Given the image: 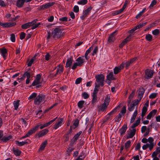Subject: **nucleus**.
Returning a JSON list of instances; mask_svg holds the SVG:
<instances>
[{
    "label": "nucleus",
    "instance_id": "f257e3e1",
    "mask_svg": "<svg viewBox=\"0 0 160 160\" xmlns=\"http://www.w3.org/2000/svg\"><path fill=\"white\" fill-rule=\"evenodd\" d=\"M52 36L54 38L59 39L63 36L61 27H57L52 29Z\"/></svg>",
    "mask_w": 160,
    "mask_h": 160
},
{
    "label": "nucleus",
    "instance_id": "f03ea898",
    "mask_svg": "<svg viewBox=\"0 0 160 160\" xmlns=\"http://www.w3.org/2000/svg\"><path fill=\"white\" fill-rule=\"evenodd\" d=\"M109 99H106L104 102L101 105H98L97 106V111L98 112L101 113L105 111L109 105Z\"/></svg>",
    "mask_w": 160,
    "mask_h": 160
},
{
    "label": "nucleus",
    "instance_id": "7ed1b4c3",
    "mask_svg": "<svg viewBox=\"0 0 160 160\" xmlns=\"http://www.w3.org/2000/svg\"><path fill=\"white\" fill-rule=\"evenodd\" d=\"M153 141H142L143 143H146L143 145L142 147L143 150H146L148 148H149L150 150H151L153 148L154 145H156L155 143L153 142Z\"/></svg>",
    "mask_w": 160,
    "mask_h": 160
},
{
    "label": "nucleus",
    "instance_id": "20e7f679",
    "mask_svg": "<svg viewBox=\"0 0 160 160\" xmlns=\"http://www.w3.org/2000/svg\"><path fill=\"white\" fill-rule=\"evenodd\" d=\"M45 96L42 94L38 95L34 100V103L37 105H39L42 102L44 101Z\"/></svg>",
    "mask_w": 160,
    "mask_h": 160
},
{
    "label": "nucleus",
    "instance_id": "39448f33",
    "mask_svg": "<svg viewBox=\"0 0 160 160\" xmlns=\"http://www.w3.org/2000/svg\"><path fill=\"white\" fill-rule=\"evenodd\" d=\"M12 136L10 135H4L3 130H0V140H10L12 138Z\"/></svg>",
    "mask_w": 160,
    "mask_h": 160
},
{
    "label": "nucleus",
    "instance_id": "423d86ee",
    "mask_svg": "<svg viewBox=\"0 0 160 160\" xmlns=\"http://www.w3.org/2000/svg\"><path fill=\"white\" fill-rule=\"evenodd\" d=\"M96 81L100 83V86L102 87L104 85V77L102 74H98L96 76Z\"/></svg>",
    "mask_w": 160,
    "mask_h": 160
},
{
    "label": "nucleus",
    "instance_id": "0eeeda50",
    "mask_svg": "<svg viewBox=\"0 0 160 160\" xmlns=\"http://www.w3.org/2000/svg\"><path fill=\"white\" fill-rule=\"evenodd\" d=\"M40 125H38L37 126H35V127L33 128L29 131L26 134L25 136L24 137H22V138H25L27 137L30 135H32V134L34 133L37 130L38 128L40 127Z\"/></svg>",
    "mask_w": 160,
    "mask_h": 160
},
{
    "label": "nucleus",
    "instance_id": "6e6552de",
    "mask_svg": "<svg viewBox=\"0 0 160 160\" xmlns=\"http://www.w3.org/2000/svg\"><path fill=\"white\" fill-rule=\"evenodd\" d=\"M136 130L135 129L131 130L129 133L128 134H126L124 136V139H128L132 138L135 135Z\"/></svg>",
    "mask_w": 160,
    "mask_h": 160
},
{
    "label": "nucleus",
    "instance_id": "1a4fd4ad",
    "mask_svg": "<svg viewBox=\"0 0 160 160\" xmlns=\"http://www.w3.org/2000/svg\"><path fill=\"white\" fill-rule=\"evenodd\" d=\"M16 25L15 22H5L3 23L0 22V25L4 28H8L13 26Z\"/></svg>",
    "mask_w": 160,
    "mask_h": 160
},
{
    "label": "nucleus",
    "instance_id": "9d476101",
    "mask_svg": "<svg viewBox=\"0 0 160 160\" xmlns=\"http://www.w3.org/2000/svg\"><path fill=\"white\" fill-rule=\"evenodd\" d=\"M86 60L84 58V56H83L78 58L76 60V61L78 63V66L81 67L82 66L83 63L86 62Z\"/></svg>",
    "mask_w": 160,
    "mask_h": 160
},
{
    "label": "nucleus",
    "instance_id": "9b49d317",
    "mask_svg": "<svg viewBox=\"0 0 160 160\" xmlns=\"http://www.w3.org/2000/svg\"><path fill=\"white\" fill-rule=\"evenodd\" d=\"M153 72L152 71L147 69L145 71V78L146 79H149L152 78L153 75Z\"/></svg>",
    "mask_w": 160,
    "mask_h": 160
},
{
    "label": "nucleus",
    "instance_id": "f8f14e48",
    "mask_svg": "<svg viewBox=\"0 0 160 160\" xmlns=\"http://www.w3.org/2000/svg\"><path fill=\"white\" fill-rule=\"evenodd\" d=\"M55 68H57V72L54 75V77L56 76L58 74H60L63 71V67L60 64L58 65Z\"/></svg>",
    "mask_w": 160,
    "mask_h": 160
},
{
    "label": "nucleus",
    "instance_id": "ddd939ff",
    "mask_svg": "<svg viewBox=\"0 0 160 160\" xmlns=\"http://www.w3.org/2000/svg\"><path fill=\"white\" fill-rule=\"evenodd\" d=\"M157 111V109H153L151 111L147 116V119H150L152 117H153L156 114Z\"/></svg>",
    "mask_w": 160,
    "mask_h": 160
},
{
    "label": "nucleus",
    "instance_id": "4468645a",
    "mask_svg": "<svg viewBox=\"0 0 160 160\" xmlns=\"http://www.w3.org/2000/svg\"><path fill=\"white\" fill-rule=\"evenodd\" d=\"M131 35L125 39L119 45V47L120 48H122L124 45L126 44L128 42L130 41L131 39Z\"/></svg>",
    "mask_w": 160,
    "mask_h": 160
},
{
    "label": "nucleus",
    "instance_id": "2eb2a0df",
    "mask_svg": "<svg viewBox=\"0 0 160 160\" xmlns=\"http://www.w3.org/2000/svg\"><path fill=\"white\" fill-rule=\"evenodd\" d=\"M144 92L145 90L143 88H139L138 93V98L140 99V100H141L142 98Z\"/></svg>",
    "mask_w": 160,
    "mask_h": 160
},
{
    "label": "nucleus",
    "instance_id": "dca6fc26",
    "mask_svg": "<svg viewBox=\"0 0 160 160\" xmlns=\"http://www.w3.org/2000/svg\"><path fill=\"white\" fill-rule=\"evenodd\" d=\"M73 61V60L72 57L68 58L65 67L66 68L70 67L71 66Z\"/></svg>",
    "mask_w": 160,
    "mask_h": 160
},
{
    "label": "nucleus",
    "instance_id": "f3484780",
    "mask_svg": "<svg viewBox=\"0 0 160 160\" xmlns=\"http://www.w3.org/2000/svg\"><path fill=\"white\" fill-rule=\"evenodd\" d=\"M48 132V129H44L40 131L38 134V137H41L45 135Z\"/></svg>",
    "mask_w": 160,
    "mask_h": 160
},
{
    "label": "nucleus",
    "instance_id": "a211bd4d",
    "mask_svg": "<svg viewBox=\"0 0 160 160\" xmlns=\"http://www.w3.org/2000/svg\"><path fill=\"white\" fill-rule=\"evenodd\" d=\"M92 104L93 106L96 105V103L98 102V98L97 95H92Z\"/></svg>",
    "mask_w": 160,
    "mask_h": 160
},
{
    "label": "nucleus",
    "instance_id": "6ab92c4d",
    "mask_svg": "<svg viewBox=\"0 0 160 160\" xmlns=\"http://www.w3.org/2000/svg\"><path fill=\"white\" fill-rule=\"evenodd\" d=\"M127 127L126 124H124L119 130L120 133L121 135L124 134L127 129Z\"/></svg>",
    "mask_w": 160,
    "mask_h": 160
},
{
    "label": "nucleus",
    "instance_id": "aec40b11",
    "mask_svg": "<svg viewBox=\"0 0 160 160\" xmlns=\"http://www.w3.org/2000/svg\"><path fill=\"white\" fill-rule=\"evenodd\" d=\"M25 2V0H18L17 3V6L19 8L22 7L24 2Z\"/></svg>",
    "mask_w": 160,
    "mask_h": 160
},
{
    "label": "nucleus",
    "instance_id": "412c9836",
    "mask_svg": "<svg viewBox=\"0 0 160 160\" xmlns=\"http://www.w3.org/2000/svg\"><path fill=\"white\" fill-rule=\"evenodd\" d=\"M93 49L92 46H91L90 47L86 52L84 55V57L85 58L86 60H87L89 59L88 57V55L91 52V50Z\"/></svg>",
    "mask_w": 160,
    "mask_h": 160
},
{
    "label": "nucleus",
    "instance_id": "4be33fe9",
    "mask_svg": "<svg viewBox=\"0 0 160 160\" xmlns=\"http://www.w3.org/2000/svg\"><path fill=\"white\" fill-rule=\"evenodd\" d=\"M141 118L139 117L138 118L136 121V122L133 123L132 126H131V128L132 129H134V128L137 126L140 123V122Z\"/></svg>",
    "mask_w": 160,
    "mask_h": 160
},
{
    "label": "nucleus",
    "instance_id": "5701e85b",
    "mask_svg": "<svg viewBox=\"0 0 160 160\" xmlns=\"http://www.w3.org/2000/svg\"><path fill=\"white\" fill-rule=\"evenodd\" d=\"M32 22H28L25 24H22L21 26V28L22 29H25L29 28L30 26H32L31 25Z\"/></svg>",
    "mask_w": 160,
    "mask_h": 160
},
{
    "label": "nucleus",
    "instance_id": "b1692460",
    "mask_svg": "<svg viewBox=\"0 0 160 160\" xmlns=\"http://www.w3.org/2000/svg\"><path fill=\"white\" fill-rule=\"evenodd\" d=\"M148 110V108L146 107H143L142 108V112L141 113L142 119V120L143 119V118L145 116L146 112Z\"/></svg>",
    "mask_w": 160,
    "mask_h": 160
},
{
    "label": "nucleus",
    "instance_id": "393cba45",
    "mask_svg": "<svg viewBox=\"0 0 160 160\" xmlns=\"http://www.w3.org/2000/svg\"><path fill=\"white\" fill-rule=\"evenodd\" d=\"M137 113H138L137 110H135V111L134 112L132 117V118H131V120H130V123H132L133 122H134V120L136 117Z\"/></svg>",
    "mask_w": 160,
    "mask_h": 160
},
{
    "label": "nucleus",
    "instance_id": "a878e982",
    "mask_svg": "<svg viewBox=\"0 0 160 160\" xmlns=\"http://www.w3.org/2000/svg\"><path fill=\"white\" fill-rule=\"evenodd\" d=\"M92 9V7H90L86 9L83 10V13H84L85 15H86V16H87V17L88 16V15L90 13V12L91 11Z\"/></svg>",
    "mask_w": 160,
    "mask_h": 160
},
{
    "label": "nucleus",
    "instance_id": "bb28decb",
    "mask_svg": "<svg viewBox=\"0 0 160 160\" xmlns=\"http://www.w3.org/2000/svg\"><path fill=\"white\" fill-rule=\"evenodd\" d=\"M82 133V131H80L79 132L76 134L71 140H77L79 137L80 135Z\"/></svg>",
    "mask_w": 160,
    "mask_h": 160
},
{
    "label": "nucleus",
    "instance_id": "cd10ccee",
    "mask_svg": "<svg viewBox=\"0 0 160 160\" xmlns=\"http://www.w3.org/2000/svg\"><path fill=\"white\" fill-rule=\"evenodd\" d=\"M48 142L47 141H45L43 142L41 144L39 150L42 151L45 149V147L46 146V145L47 144Z\"/></svg>",
    "mask_w": 160,
    "mask_h": 160
},
{
    "label": "nucleus",
    "instance_id": "c85d7f7f",
    "mask_svg": "<svg viewBox=\"0 0 160 160\" xmlns=\"http://www.w3.org/2000/svg\"><path fill=\"white\" fill-rule=\"evenodd\" d=\"M41 83L40 81L38 80L35 79L34 81H33L32 84L29 86L31 87L32 86H35L36 85H38L39 84H40Z\"/></svg>",
    "mask_w": 160,
    "mask_h": 160
},
{
    "label": "nucleus",
    "instance_id": "c756f323",
    "mask_svg": "<svg viewBox=\"0 0 160 160\" xmlns=\"http://www.w3.org/2000/svg\"><path fill=\"white\" fill-rule=\"evenodd\" d=\"M16 144L19 146H21L25 144H27L28 143L27 142H19L18 141H15Z\"/></svg>",
    "mask_w": 160,
    "mask_h": 160
},
{
    "label": "nucleus",
    "instance_id": "7c9ffc66",
    "mask_svg": "<svg viewBox=\"0 0 160 160\" xmlns=\"http://www.w3.org/2000/svg\"><path fill=\"white\" fill-rule=\"evenodd\" d=\"M74 148H72L70 147H69L67 150L66 151V155L67 156L70 155L71 153V152L72 151L74 150Z\"/></svg>",
    "mask_w": 160,
    "mask_h": 160
},
{
    "label": "nucleus",
    "instance_id": "2f4dec72",
    "mask_svg": "<svg viewBox=\"0 0 160 160\" xmlns=\"http://www.w3.org/2000/svg\"><path fill=\"white\" fill-rule=\"evenodd\" d=\"M1 52L2 56L3 58H5L6 57V54L7 53V51L5 48L1 49Z\"/></svg>",
    "mask_w": 160,
    "mask_h": 160
},
{
    "label": "nucleus",
    "instance_id": "473e14b6",
    "mask_svg": "<svg viewBox=\"0 0 160 160\" xmlns=\"http://www.w3.org/2000/svg\"><path fill=\"white\" fill-rule=\"evenodd\" d=\"M117 34V31L116 30L111 33V42H113L115 39L114 36Z\"/></svg>",
    "mask_w": 160,
    "mask_h": 160
},
{
    "label": "nucleus",
    "instance_id": "72a5a7b5",
    "mask_svg": "<svg viewBox=\"0 0 160 160\" xmlns=\"http://www.w3.org/2000/svg\"><path fill=\"white\" fill-rule=\"evenodd\" d=\"M151 125L152 126V128L155 130H156L158 127V123H157L156 122H153L152 123L151 122Z\"/></svg>",
    "mask_w": 160,
    "mask_h": 160
},
{
    "label": "nucleus",
    "instance_id": "f704fd0d",
    "mask_svg": "<svg viewBox=\"0 0 160 160\" xmlns=\"http://www.w3.org/2000/svg\"><path fill=\"white\" fill-rule=\"evenodd\" d=\"M19 100H18L17 101H15L13 102V106L14 109L15 110H17L18 108L19 105Z\"/></svg>",
    "mask_w": 160,
    "mask_h": 160
},
{
    "label": "nucleus",
    "instance_id": "c9c22d12",
    "mask_svg": "<svg viewBox=\"0 0 160 160\" xmlns=\"http://www.w3.org/2000/svg\"><path fill=\"white\" fill-rule=\"evenodd\" d=\"M55 4L54 2H48L46 3L44 5V8L45 9L48 8L52 6Z\"/></svg>",
    "mask_w": 160,
    "mask_h": 160
},
{
    "label": "nucleus",
    "instance_id": "e433bc0d",
    "mask_svg": "<svg viewBox=\"0 0 160 160\" xmlns=\"http://www.w3.org/2000/svg\"><path fill=\"white\" fill-rule=\"evenodd\" d=\"M146 8H143L142 11H140L139 13H138L136 16V18H140L141 16H142V14L146 11Z\"/></svg>",
    "mask_w": 160,
    "mask_h": 160
},
{
    "label": "nucleus",
    "instance_id": "4c0bfd02",
    "mask_svg": "<svg viewBox=\"0 0 160 160\" xmlns=\"http://www.w3.org/2000/svg\"><path fill=\"white\" fill-rule=\"evenodd\" d=\"M14 153L16 156H19L21 153V151L18 149H15L14 148L12 149Z\"/></svg>",
    "mask_w": 160,
    "mask_h": 160
},
{
    "label": "nucleus",
    "instance_id": "58836bf2",
    "mask_svg": "<svg viewBox=\"0 0 160 160\" xmlns=\"http://www.w3.org/2000/svg\"><path fill=\"white\" fill-rule=\"evenodd\" d=\"M85 102L84 101L81 100L78 102V106L79 108H82L83 107V105L84 104Z\"/></svg>",
    "mask_w": 160,
    "mask_h": 160
},
{
    "label": "nucleus",
    "instance_id": "ea45409f",
    "mask_svg": "<svg viewBox=\"0 0 160 160\" xmlns=\"http://www.w3.org/2000/svg\"><path fill=\"white\" fill-rule=\"evenodd\" d=\"M135 106L132 103L129 105H128V109L130 112L134 110Z\"/></svg>",
    "mask_w": 160,
    "mask_h": 160
},
{
    "label": "nucleus",
    "instance_id": "a19ab883",
    "mask_svg": "<svg viewBox=\"0 0 160 160\" xmlns=\"http://www.w3.org/2000/svg\"><path fill=\"white\" fill-rule=\"evenodd\" d=\"M88 2L87 0H81L78 1L77 2V3L79 5H84L86 4Z\"/></svg>",
    "mask_w": 160,
    "mask_h": 160
},
{
    "label": "nucleus",
    "instance_id": "79ce46f5",
    "mask_svg": "<svg viewBox=\"0 0 160 160\" xmlns=\"http://www.w3.org/2000/svg\"><path fill=\"white\" fill-rule=\"evenodd\" d=\"M145 38L147 41H151L152 40V36L150 34H146L145 37Z\"/></svg>",
    "mask_w": 160,
    "mask_h": 160
},
{
    "label": "nucleus",
    "instance_id": "37998d69",
    "mask_svg": "<svg viewBox=\"0 0 160 160\" xmlns=\"http://www.w3.org/2000/svg\"><path fill=\"white\" fill-rule=\"evenodd\" d=\"M25 77H27V78H30L31 76H32L33 73H31L28 72H25L23 74Z\"/></svg>",
    "mask_w": 160,
    "mask_h": 160
},
{
    "label": "nucleus",
    "instance_id": "c03bdc74",
    "mask_svg": "<svg viewBox=\"0 0 160 160\" xmlns=\"http://www.w3.org/2000/svg\"><path fill=\"white\" fill-rule=\"evenodd\" d=\"M41 24H42V23L40 22H38L37 23H36L32 26V27L31 28L32 30L36 28L40 27V26Z\"/></svg>",
    "mask_w": 160,
    "mask_h": 160
},
{
    "label": "nucleus",
    "instance_id": "a18cd8bd",
    "mask_svg": "<svg viewBox=\"0 0 160 160\" xmlns=\"http://www.w3.org/2000/svg\"><path fill=\"white\" fill-rule=\"evenodd\" d=\"M37 94L35 92L32 93L31 95H30L28 98V99L30 100L35 98L37 97Z\"/></svg>",
    "mask_w": 160,
    "mask_h": 160
},
{
    "label": "nucleus",
    "instance_id": "49530a36",
    "mask_svg": "<svg viewBox=\"0 0 160 160\" xmlns=\"http://www.w3.org/2000/svg\"><path fill=\"white\" fill-rule=\"evenodd\" d=\"M82 96L84 99H87L89 97V95L86 92H84L82 93Z\"/></svg>",
    "mask_w": 160,
    "mask_h": 160
},
{
    "label": "nucleus",
    "instance_id": "de8ad7c7",
    "mask_svg": "<svg viewBox=\"0 0 160 160\" xmlns=\"http://www.w3.org/2000/svg\"><path fill=\"white\" fill-rule=\"evenodd\" d=\"M98 51V48L97 46H96L95 47L93 51V52L92 53V56H94L95 55L97 54Z\"/></svg>",
    "mask_w": 160,
    "mask_h": 160
},
{
    "label": "nucleus",
    "instance_id": "09e8293b",
    "mask_svg": "<svg viewBox=\"0 0 160 160\" xmlns=\"http://www.w3.org/2000/svg\"><path fill=\"white\" fill-rule=\"evenodd\" d=\"M65 136L66 140H68L69 139H71L72 137V134L68 132Z\"/></svg>",
    "mask_w": 160,
    "mask_h": 160
},
{
    "label": "nucleus",
    "instance_id": "8fccbe9b",
    "mask_svg": "<svg viewBox=\"0 0 160 160\" xmlns=\"http://www.w3.org/2000/svg\"><path fill=\"white\" fill-rule=\"evenodd\" d=\"M107 79L106 80V82L108 84L110 85V72H108L107 75Z\"/></svg>",
    "mask_w": 160,
    "mask_h": 160
},
{
    "label": "nucleus",
    "instance_id": "3c124183",
    "mask_svg": "<svg viewBox=\"0 0 160 160\" xmlns=\"http://www.w3.org/2000/svg\"><path fill=\"white\" fill-rule=\"evenodd\" d=\"M126 112V107L124 106L122 108V110L119 113H121L122 115H123Z\"/></svg>",
    "mask_w": 160,
    "mask_h": 160
},
{
    "label": "nucleus",
    "instance_id": "603ef678",
    "mask_svg": "<svg viewBox=\"0 0 160 160\" xmlns=\"http://www.w3.org/2000/svg\"><path fill=\"white\" fill-rule=\"evenodd\" d=\"M120 69L119 67H115L113 69V73L114 74H116L120 71Z\"/></svg>",
    "mask_w": 160,
    "mask_h": 160
},
{
    "label": "nucleus",
    "instance_id": "864d4df0",
    "mask_svg": "<svg viewBox=\"0 0 160 160\" xmlns=\"http://www.w3.org/2000/svg\"><path fill=\"white\" fill-rule=\"evenodd\" d=\"M160 31L158 29H156L152 31V34L155 36L158 35Z\"/></svg>",
    "mask_w": 160,
    "mask_h": 160
},
{
    "label": "nucleus",
    "instance_id": "5fc2aeb1",
    "mask_svg": "<svg viewBox=\"0 0 160 160\" xmlns=\"http://www.w3.org/2000/svg\"><path fill=\"white\" fill-rule=\"evenodd\" d=\"M122 116V115L121 113H119L115 118V121L116 122L120 121Z\"/></svg>",
    "mask_w": 160,
    "mask_h": 160
},
{
    "label": "nucleus",
    "instance_id": "6e6d98bb",
    "mask_svg": "<svg viewBox=\"0 0 160 160\" xmlns=\"http://www.w3.org/2000/svg\"><path fill=\"white\" fill-rule=\"evenodd\" d=\"M157 2V1L156 0H153L152 1V2H151V3L149 6V8H152L156 4Z\"/></svg>",
    "mask_w": 160,
    "mask_h": 160
},
{
    "label": "nucleus",
    "instance_id": "4d7b16f0",
    "mask_svg": "<svg viewBox=\"0 0 160 160\" xmlns=\"http://www.w3.org/2000/svg\"><path fill=\"white\" fill-rule=\"evenodd\" d=\"M147 23V22L142 23V24H140L136 26V27L137 28V29H140L142 28V27L144 26L145 25H146Z\"/></svg>",
    "mask_w": 160,
    "mask_h": 160
},
{
    "label": "nucleus",
    "instance_id": "13d9d810",
    "mask_svg": "<svg viewBox=\"0 0 160 160\" xmlns=\"http://www.w3.org/2000/svg\"><path fill=\"white\" fill-rule=\"evenodd\" d=\"M79 123V121L78 119H76V120L73 124V126H74V127H73V129H75L77 127H78V124Z\"/></svg>",
    "mask_w": 160,
    "mask_h": 160
},
{
    "label": "nucleus",
    "instance_id": "bf43d9fd",
    "mask_svg": "<svg viewBox=\"0 0 160 160\" xmlns=\"http://www.w3.org/2000/svg\"><path fill=\"white\" fill-rule=\"evenodd\" d=\"M82 80V78L81 77L78 78H77L76 79L75 81V83L76 84H80V82H81Z\"/></svg>",
    "mask_w": 160,
    "mask_h": 160
},
{
    "label": "nucleus",
    "instance_id": "052dcab7",
    "mask_svg": "<svg viewBox=\"0 0 160 160\" xmlns=\"http://www.w3.org/2000/svg\"><path fill=\"white\" fill-rule=\"evenodd\" d=\"M10 40L12 42H15V35L12 33L11 35Z\"/></svg>",
    "mask_w": 160,
    "mask_h": 160
},
{
    "label": "nucleus",
    "instance_id": "680f3d73",
    "mask_svg": "<svg viewBox=\"0 0 160 160\" xmlns=\"http://www.w3.org/2000/svg\"><path fill=\"white\" fill-rule=\"evenodd\" d=\"M73 11L76 12L77 13L79 11V8L77 5H75L73 8Z\"/></svg>",
    "mask_w": 160,
    "mask_h": 160
},
{
    "label": "nucleus",
    "instance_id": "e2e57ef3",
    "mask_svg": "<svg viewBox=\"0 0 160 160\" xmlns=\"http://www.w3.org/2000/svg\"><path fill=\"white\" fill-rule=\"evenodd\" d=\"M108 40L107 42V43L106 44L105 46H106V47L108 48H109L110 47V35H108Z\"/></svg>",
    "mask_w": 160,
    "mask_h": 160
},
{
    "label": "nucleus",
    "instance_id": "0e129e2a",
    "mask_svg": "<svg viewBox=\"0 0 160 160\" xmlns=\"http://www.w3.org/2000/svg\"><path fill=\"white\" fill-rule=\"evenodd\" d=\"M157 93H151L149 96V98H155L157 95Z\"/></svg>",
    "mask_w": 160,
    "mask_h": 160
},
{
    "label": "nucleus",
    "instance_id": "69168bd1",
    "mask_svg": "<svg viewBox=\"0 0 160 160\" xmlns=\"http://www.w3.org/2000/svg\"><path fill=\"white\" fill-rule=\"evenodd\" d=\"M26 36V34L23 32H22L21 33V34L20 36V38L21 40L24 39Z\"/></svg>",
    "mask_w": 160,
    "mask_h": 160
},
{
    "label": "nucleus",
    "instance_id": "338daca9",
    "mask_svg": "<svg viewBox=\"0 0 160 160\" xmlns=\"http://www.w3.org/2000/svg\"><path fill=\"white\" fill-rule=\"evenodd\" d=\"M52 36V32H51L50 31L48 32L47 36V40L48 42L49 41V39Z\"/></svg>",
    "mask_w": 160,
    "mask_h": 160
},
{
    "label": "nucleus",
    "instance_id": "774afa93",
    "mask_svg": "<svg viewBox=\"0 0 160 160\" xmlns=\"http://www.w3.org/2000/svg\"><path fill=\"white\" fill-rule=\"evenodd\" d=\"M125 67L127 69L132 64L129 61L125 62Z\"/></svg>",
    "mask_w": 160,
    "mask_h": 160
}]
</instances>
